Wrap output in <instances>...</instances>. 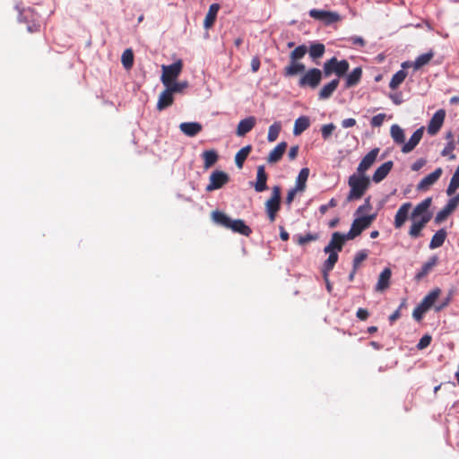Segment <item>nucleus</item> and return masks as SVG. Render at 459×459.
I'll use <instances>...</instances> for the list:
<instances>
[{
	"instance_id": "nucleus-1",
	"label": "nucleus",
	"mask_w": 459,
	"mask_h": 459,
	"mask_svg": "<svg viewBox=\"0 0 459 459\" xmlns=\"http://www.w3.org/2000/svg\"><path fill=\"white\" fill-rule=\"evenodd\" d=\"M212 221L226 229L231 230L233 232L241 234L248 237L252 233V230L249 226L246 225L243 220L237 219L231 220L228 215L220 211L212 212Z\"/></svg>"
},
{
	"instance_id": "nucleus-2",
	"label": "nucleus",
	"mask_w": 459,
	"mask_h": 459,
	"mask_svg": "<svg viewBox=\"0 0 459 459\" xmlns=\"http://www.w3.org/2000/svg\"><path fill=\"white\" fill-rule=\"evenodd\" d=\"M350 192L347 195V202L360 199L370 185L369 178L364 174H353L350 176L348 180Z\"/></svg>"
},
{
	"instance_id": "nucleus-3",
	"label": "nucleus",
	"mask_w": 459,
	"mask_h": 459,
	"mask_svg": "<svg viewBox=\"0 0 459 459\" xmlns=\"http://www.w3.org/2000/svg\"><path fill=\"white\" fill-rule=\"evenodd\" d=\"M350 64L347 60H338L335 56L325 62L323 65V73L325 77H329L333 74L339 78L344 76L349 71Z\"/></svg>"
},
{
	"instance_id": "nucleus-4",
	"label": "nucleus",
	"mask_w": 459,
	"mask_h": 459,
	"mask_svg": "<svg viewBox=\"0 0 459 459\" xmlns=\"http://www.w3.org/2000/svg\"><path fill=\"white\" fill-rule=\"evenodd\" d=\"M375 219V214L360 216L359 218H356L353 221L350 230L345 234L346 238L351 240L354 239L356 237L359 236L363 230L368 229L372 224Z\"/></svg>"
},
{
	"instance_id": "nucleus-5",
	"label": "nucleus",
	"mask_w": 459,
	"mask_h": 459,
	"mask_svg": "<svg viewBox=\"0 0 459 459\" xmlns=\"http://www.w3.org/2000/svg\"><path fill=\"white\" fill-rule=\"evenodd\" d=\"M281 187L274 186L272 189L271 197L265 202V212L271 222L275 221L277 212L281 209Z\"/></svg>"
},
{
	"instance_id": "nucleus-6",
	"label": "nucleus",
	"mask_w": 459,
	"mask_h": 459,
	"mask_svg": "<svg viewBox=\"0 0 459 459\" xmlns=\"http://www.w3.org/2000/svg\"><path fill=\"white\" fill-rule=\"evenodd\" d=\"M182 69H183V62L181 59L177 60L176 62H174L173 64H171L169 65H163L161 66V70H162V74H161V77H160L161 82L165 86H169V84H171V82H173L178 77V75L181 74Z\"/></svg>"
},
{
	"instance_id": "nucleus-7",
	"label": "nucleus",
	"mask_w": 459,
	"mask_h": 459,
	"mask_svg": "<svg viewBox=\"0 0 459 459\" xmlns=\"http://www.w3.org/2000/svg\"><path fill=\"white\" fill-rule=\"evenodd\" d=\"M323 74L324 73L320 69L310 68L299 78V86L316 89L320 84Z\"/></svg>"
},
{
	"instance_id": "nucleus-8",
	"label": "nucleus",
	"mask_w": 459,
	"mask_h": 459,
	"mask_svg": "<svg viewBox=\"0 0 459 459\" xmlns=\"http://www.w3.org/2000/svg\"><path fill=\"white\" fill-rule=\"evenodd\" d=\"M230 181L229 175L221 170H215L212 172L209 178V184L206 186L205 190L212 192L221 188Z\"/></svg>"
},
{
	"instance_id": "nucleus-9",
	"label": "nucleus",
	"mask_w": 459,
	"mask_h": 459,
	"mask_svg": "<svg viewBox=\"0 0 459 459\" xmlns=\"http://www.w3.org/2000/svg\"><path fill=\"white\" fill-rule=\"evenodd\" d=\"M308 13L311 18L320 21L326 25H330L340 21V15L335 12L311 9Z\"/></svg>"
},
{
	"instance_id": "nucleus-10",
	"label": "nucleus",
	"mask_w": 459,
	"mask_h": 459,
	"mask_svg": "<svg viewBox=\"0 0 459 459\" xmlns=\"http://www.w3.org/2000/svg\"><path fill=\"white\" fill-rule=\"evenodd\" d=\"M445 118H446V110L445 109L440 108L437 111H436L429 122V125L427 127L428 134L430 135L437 134L439 132V130L441 129V127L444 124Z\"/></svg>"
},
{
	"instance_id": "nucleus-11",
	"label": "nucleus",
	"mask_w": 459,
	"mask_h": 459,
	"mask_svg": "<svg viewBox=\"0 0 459 459\" xmlns=\"http://www.w3.org/2000/svg\"><path fill=\"white\" fill-rule=\"evenodd\" d=\"M349 240L346 238L345 234L335 231L332 234L331 239L327 246L325 247L324 252L328 253L330 251L341 252L345 242Z\"/></svg>"
},
{
	"instance_id": "nucleus-12",
	"label": "nucleus",
	"mask_w": 459,
	"mask_h": 459,
	"mask_svg": "<svg viewBox=\"0 0 459 459\" xmlns=\"http://www.w3.org/2000/svg\"><path fill=\"white\" fill-rule=\"evenodd\" d=\"M431 220V215H425L418 219H411L412 223L409 230V236L412 238H417L421 236V230L425 228L427 223Z\"/></svg>"
},
{
	"instance_id": "nucleus-13",
	"label": "nucleus",
	"mask_w": 459,
	"mask_h": 459,
	"mask_svg": "<svg viewBox=\"0 0 459 459\" xmlns=\"http://www.w3.org/2000/svg\"><path fill=\"white\" fill-rule=\"evenodd\" d=\"M431 220V215H425L418 219H411L412 223L409 230V236L412 238H417L421 236V230L425 228L427 223Z\"/></svg>"
},
{
	"instance_id": "nucleus-14",
	"label": "nucleus",
	"mask_w": 459,
	"mask_h": 459,
	"mask_svg": "<svg viewBox=\"0 0 459 459\" xmlns=\"http://www.w3.org/2000/svg\"><path fill=\"white\" fill-rule=\"evenodd\" d=\"M379 153V148H374L369 152H368L364 158L359 162L357 172L359 174H364L365 172L374 164L376 161L377 155Z\"/></svg>"
},
{
	"instance_id": "nucleus-15",
	"label": "nucleus",
	"mask_w": 459,
	"mask_h": 459,
	"mask_svg": "<svg viewBox=\"0 0 459 459\" xmlns=\"http://www.w3.org/2000/svg\"><path fill=\"white\" fill-rule=\"evenodd\" d=\"M424 126H420L418 128L411 136L408 142L404 141V143L402 146V152L409 153L415 149V147L420 143L422 139L424 134Z\"/></svg>"
},
{
	"instance_id": "nucleus-16",
	"label": "nucleus",
	"mask_w": 459,
	"mask_h": 459,
	"mask_svg": "<svg viewBox=\"0 0 459 459\" xmlns=\"http://www.w3.org/2000/svg\"><path fill=\"white\" fill-rule=\"evenodd\" d=\"M411 208V204L407 202L403 204L394 216V226L395 229H401L408 219L409 212Z\"/></svg>"
},
{
	"instance_id": "nucleus-17",
	"label": "nucleus",
	"mask_w": 459,
	"mask_h": 459,
	"mask_svg": "<svg viewBox=\"0 0 459 459\" xmlns=\"http://www.w3.org/2000/svg\"><path fill=\"white\" fill-rule=\"evenodd\" d=\"M442 169L437 168L432 173L429 174L428 176L424 177L420 183L417 186V189L421 190H427L430 186L435 184L439 178L442 175Z\"/></svg>"
},
{
	"instance_id": "nucleus-18",
	"label": "nucleus",
	"mask_w": 459,
	"mask_h": 459,
	"mask_svg": "<svg viewBox=\"0 0 459 459\" xmlns=\"http://www.w3.org/2000/svg\"><path fill=\"white\" fill-rule=\"evenodd\" d=\"M431 203L432 199L430 197H428L420 204H418L411 212V219H418L419 217L421 218L424 217L425 215L432 216V213L429 212Z\"/></svg>"
},
{
	"instance_id": "nucleus-19",
	"label": "nucleus",
	"mask_w": 459,
	"mask_h": 459,
	"mask_svg": "<svg viewBox=\"0 0 459 459\" xmlns=\"http://www.w3.org/2000/svg\"><path fill=\"white\" fill-rule=\"evenodd\" d=\"M255 123L256 119L255 117H248L245 119L240 120L237 126L236 134L238 136L246 135L255 127Z\"/></svg>"
},
{
	"instance_id": "nucleus-20",
	"label": "nucleus",
	"mask_w": 459,
	"mask_h": 459,
	"mask_svg": "<svg viewBox=\"0 0 459 459\" xmlns=\"http://www.w3.org/2000/svg\"><path fill=\"white\" fill-rule=\"evenodd\" d=\"M267 174L264 165L257 167L256 181L254 185L255 190L258 193L264 192L267 189Z\"/></svg>"
},
{
	"instance_id": "nucleus-21",
	"label": "nucleus",
	"mask_w": 459,
	"mask_h": 459,
	"mask_svg": "<svg viewBox=\"0 0 459 459\" xmlns=\"http://www.w3.org/2000/svg\"><path fill=\"white\" fill-rule=\"evenodd\" d=\"M394 163L392 160H388L379 166L373 174L372 180L375 183H379L389 174L393 169Z\"/></svg>"
},
{
	"instance_id": "nucleus-22",
	"label": "nucleus",
	"mask_w": 459,
	"mask_h": 459,
	"mask_svg": "<svg viewBox=\"0 0 459 459\" xmlns=\"http://www.w3.org/2000/svg\"><path fill=\"white\" fill-rule=\"evenodd\" d=\"M287 149V143L286 142H281L278 143L269 153L267 157V162L273 164L281 160L282 158V155L284 154L285 151Z\"/></svg>"
},
{
	"instance_id": "nucleus-23",
	"label": "nucleus",
	"mask_w": 459,
	"mask_h": 459,
	"mask_svg": "<svg viewBox=\"0 0 459 459\" xmlns=\"http://www.w3.org/2000/svg\"><path fill=\"white\" fill-rule=\"evenodd\" d=\"M179 129L186 135L194 137L202 131L203 127L202 125L197 122H184L179 125Z\"/></svg>"
},
{
	"instance_id": "nucleus-24",
	"label": "nucleus",
	"mask_w": 459,
	"mask_h": 459,
	"mask_svg": "<svg viewBox=\"0 0 459 459\" xmlns=\"http://www.w3.org/2000/svg\"><path fill=\"white\" fill-rule=\"evenodd\" d=\"M174 102L173 93L166 87L159 96L157 109L161 111L171 106Z\"/></svg>"
},
{
	"instance_id": "nucleus-25",
	"label": "nucleus",
	"mask_w": 459,
	"mask_h": 459,
	"mask_svg": "<svg viewBox=\"0 0 459 459\" xmlns=\"http://www.w3.org/2000/svg\"><path fill=\"white\" fill-rule=\"evenodd\" d=\"M305 68L306 66L304 64L290 59V64L283 69V75L286 77H292L300 73H303Z\"/></svg>"
},
{
	"instance_id": "nucleus-26",
	"label": "nucleus",
	"mask_w": 459,
	"mask_h": 459,
	"mask_svg": "<svg viewBox=\"0 0 459 459\" xmlns=\"http://www.w3.org/2000/svg\"><path fill=\"white\" fill-rule=\"evenodd\" d=\"M328 258L324 262L322 273L324 275V279L327 281V275L333 269L335 264L338 261L339 255L338 252L330 251Z\"/></svg>"
},
{
	"instance_id": "nucleus-27",
	"label": "nucleus",
	"mask_w": 459,
	"mask_h": 459,
	"mask_svg": "<svg viewBox=\"0 0 459 459\" xmlns=\"http://www.w3.org/2000/svg\"><path fill=\"white\" fill-rule=\"evenodd\" d=\"M392 272L390 268H385L379 277L376 285V290L384 291L389 287Z\"/></svg>"
},
{
	"instance_id": "nucleus-28",
	"label": "nucleus",
	"mask_w": 459,
	"mask_h": 459,
	"mask_svg": "<svg viewBox=\"0 0 459 459\" xmlns=\"http://www.w3.org/2000/svg\"><path fill=\"white\" fill-rule=\"evenodd\" d=\"M438 258L437 255L431 256L426 263H424L419 272L416 273L415 278L421 280L429 274L434 266L437 264Z\"/></svg>"
},
{
	"instance_id": "nucleus-29",
	"label": "nucleus",
	"mask_w": 459,
	"mask_h": 459,
	"mask_svg": "<svg viewBox=\"0 0 459 459\" xmlns=\"http://www.w3.org/2000/svg\"><path fill=\"white\" fill-rule=\"evenodd\" d=\"M340 80L333 79L331 82L323 86L318 93L320 100H326L332 96L339 85Z\"/></svg>"
},
{
	"instance_id": "nucleus-30",
	"label": "nucleus",
	"mask_w": 459,
	"mask_h": 459,
	"mask_svg": "<svg viewBox=\"0 0 459 459\" xmlns=\"http://www.w3.org/2000/svg\"><path fill=\"white\" fill-rule=\"evenodd\" d=\"M440 294L441 290L439 288H435L423 298L420 304L422 307H425L428 310H429L434 306Z\"/></svg>"
},
{
	"instance_id": "nucleus-31",
	"label": "nucleus",
	"mask_w": 459,
	"mask_h": 459,
	"mask_svg": "<svg viewBox=\"0 0 459 459\" xmlns=\"http://www.w3.org/2000/svg\"><path fill=\"white\" fill-rule=\"evenodd\" d=\"M220 10V4H212L210 5L208 13L205 15L204 21V26L206 29L211 28L216 20L217 13Z\"/></svg>"
},
{
	"instance_id": "nucleus-32",
	"label": "nucleus",
	"mask_w": 459,
	"mask_h": 459,
	"mask_svg": "<svg viewBox=\"0 0 459 459\" xmlns=\"http://www.w3.org/2000/svg\"><path fill=\"white\" fill-rule=\"evenodd\" d=\"M204 168L205 169L212 167L219 160L218 152L215 150H207L203 152Z\"/></svg>"
},
{
	"instance_id": "nucleus-33",
	"label": "nucleus",
	"mask_w": 459,
	"mask_h": 459,
	"mask_svg": "<svg viewBox=\"0 0 459 459\" xmlns=\"http://www.w3.org/2000/svg\"><path fill=\"white\" fill-rule=\"evenodd\" d=\"M362 69L361 67L354 68L347 76L345 82V88H351L356 86L361 79Z\"/></svg>"
},
{
	"instance_id": "nucleus-34",
	"label": "nucleus",
	"mask_w": 459,
	"mask_h": 459,
	"mask_svg": "<svg viewBox=\"0 0 459 459\" xmlns=\"http://www.w3.org/2000/svg\"><path fill=\"white\" fill-rule=\"evenodd\" d=\"M310 126V120L306 116H301L295 120L293 134L299 135Z\"/></svg>"
},
{
	"instance_id": "nucleus-35",
	"label": "nucleus",
	"mask_w": 459,
	"mask_h": 459,
	"mask_svg": "<svg viewBox=\"0 0 459 459\" xmlns=\"http://www.w3.org/2000/svg\"><path fill=\"white\" fill-rule=\"evenodd\" d=\"M390 134L393 139V141L399 145H402L404 143L405 141V134L403 129L398 126V125H393L390 128Z\"/></svg>"
},
{
	"instance_id": "nucleus-36",
	"label": "nucleus",
	"mask_w": 459,
	"mask_h": 459,
	"mask_svg": "<svg viewBox=\"0 0 459 459\" xmlns=\"http://www.w3.org/2000/svg\"><path fill=\"white\" fill-rule=\"evenodd\" d=\"M446 231L445 229H440L438 230L432 237L431 240H430V243H429V248L430 249H435V248H437V247H440L446 238Z\"/></svg>"
},
{
	"instance_id": "nucleus-37",
	"label": "nucleus",
	"mask_w": 459,
	"mask_h": 459,
	"mask_svg": "<svg viewBox=\"0 0 459 459\" xmlns=\"http://www.w3.org/2000/svg\"><path fill=\"white\" fill-rule=\"evenodd\" d=\"M252 151L251 145H247L241 148L235 155V163L238 169L243 168V164Z\"/></svg>"
},
{
	"instance_id": "nucleus-38",
	"label": "nucleus",
	"mask_w": 459,
	"mask_h": 459,
	"mask_svg": "<svg viewBox=\"0 0 459 459\" xmlns=\"http://www.w3.org/2000/svg\"><path fill=\"white\" fill-rule=\"evenodd\" d=\"M309 176V169L303 168L300 169L297 179L295 187L299 189L300 192L304 191L306 188V184Z\"/></svg>"
},
{
	"instance_id": "nucleus-39",
	"label": "nucleus",
	"mask_w": 459,
	"mask_h": 459,
	"mask_svg": "<svg viewBox=\"0 0 459 459\" xmlns=\"http://www.w3.org/2000/svg\"><path fill=\"white\" fill-rule=\"evenodd\" d=\"M309 53V56L315 60L320 58L324 56L325 51V47L323 43H313L310 45L309 49L307 50Z\"/></svg>"
},
{
	"instance_id": "nucleus-40",
	"label": "nucleus",
	"mask_w": 459,
	"mask_h": 459,
	"mask_svg": "<svg viewBox=\"0 0 459 459\" xmlns=\"http://www.w3.org/2000/svg\"><path fill=\"white\" fill-rule=\"evenodd\" d=\"M406 77H407V72L403 69L399 70L393 75V77L389 82V87L392 90L397 89L404 82Z\"/></svg>"
},
{
	"instance_id": "nucleus-41",
	"label": "nucleus",
	"mask_w": 459,
	"mask_h": 459,
	"mask_svg": "<svg viewBox=\"0 0 459 459\" xmlns=\"http://www.w3.org/2000/svg\"><path fill=\"white\" fill-rule=\"evenodd\" d=\"M281 130V122H274L273 125L269 126L268 129V134H267V140L270 143H273L276 141V139L279 136V134Z\"/></svg>"
},
{
	"instance_id": "nucleus-42",
	"label": "nucleus",
	"mask_w": 459,
	"mask_h": 459,
	"mask_svg": "<svg viewBox=\"0 0 459 459\" xmlns=\"http://www.w3.org/2000/svg\"><path fill=\"white\" fill-rule=\"evenodd\" d=\"M307 52V48L305 45L298 46L290 54V59L292 61L299 62L302 59Z\"/></svg>"
},
{
	"instance_id": "nucleus-43",
	"label": "nucleus",
	"mask_w": 459,
	"mask_h": 459,
	"mask_svg": "<svg viewBox=\"0 0 459 459\" xmlns=\"http://www.w3.org/2000/svg\"><path fill=\"white\" fill-rule=\"evenodd\" d=\"M459 188V171L456 169L450 180L448 187L446 189L447 195H454Z\"/></svg>"
},
{
	"instance_id": "nucleus-44",
	"label": "nucleus",
	"mask_w": 459,
	"mask_h": 459,
	"mask_svg": "<svg viewBox=\"0 0 459 459\" xmlns=\"http://www.w3.org/2000/svg\"><path fill=\"white\" fill-rule=\"evenodd\" d=\"M294 238L296 239L297 244L299 246H304L311 241H316L318 239V235L316 233H307L306 235H299L295 236Z\"/></svg>"
},
{
	"instance_id": "nucleus-45",
	"label": "nucleus",
	"mask_w": 459,
	"mask_h": 459,
	"mask_svg": "<svg viewBox=\"0 0 459 459\" xmlns=\"http://www.w3.org/2000/svg\"><path fill=\"white\" fill-rule=\"evenodd\" d=\"M432 57H433L432 52L425 53V54L419 56L413 64L414 69H416V70L420 69L423 65H427L432 59Z\"/></svg>"
},
{
	"instance_id": "nucleus-46",
	"label": "nucleus",
	"mask_w": 459,
	"mask_h": 459,
	"mask_svg": "<svg viewBox=\"0 0 459 459\" xmlns=\"http://www.w3.org/2000/svg\"><path fill=\"white\" fill-rule=\"evenodd\" d=\"M121 62L125 68L130 69L134 64V54L131 49H126L121 57Z\"/></svg>"
},
{
	"instance_id": "nucleus-47",
	"label": "nucleus",
	"mask_w": 459,
	"mask_h": 459,
	"mask_svg": "<svg viewBox=\"0 0 459 459\" xmlns=\"http://www.w3.org/2000/svg\"><path fill=\"white\" fill-rule=\"evenodd\" d=\"M173 94L178 92H182L185 89L188 87L187 81L182 82H173L169 86H166Z\"/></svg>"
},
{
	"instance_id": "nucleus-48",
	"label": "nucleus",
	"mask_w": 459,
	"mask_h": 459,
	"mask_svg": "<svg viewBox=\"0 0 459 459\" xmlns=\"http://www.w3.org/2000/svg\"><path fill=\"white\" fill-rule=\"evenodd\" d=\"M454 211L449 208L447 204H446V206L437 213L435 217V222L437 224L443 222Z\"/></svg>"
},
{
	"instance_id": "nucleus-49",
	"label": "nucleus",
	"mask_w": 459,
	"mask_h": 459,
	"mask_svg": "<svg viewBox=\"0 0 459 459\" xmlns=\"http://www.w3.org/2000/svg\"><path fill=\"white\" fill-rule=\"evenodd\" d=\"M368 257V252L366 250H361L358 252L353 259L352 265L355 267V269H358L360 265V264L365 261Z\"/></svg>"
},
{
	"instance_id": "nucleus-50",
	"label": "nucleus",
	"mask_w": 459,
	"mask_h": 459,
	"mask_svg": "<svg viewBox=\"0 0 459 459\" xmlns=\"http://www.w3.org/2000/svg\"><path fill=\"white\" fill-rule=\"evenodd\" d=\"M427 311H428V309H427L425 307H422V305L420 303V304H419V305L414 308V310H413V312H412V316H413V318H414L416 321L420 322V321L423 318V316H424V315H425V313H426Z\"/></svg>"
},
{
	"instance_id": "nucleus-51",
	"label": "nucleus",
	"mask_w": 459,
	"mask_h": 459,
	"mask_svg": "<svg viewBox=\"0 0 459 459\" xmlns=\"http://www.w3.org/2000/svg\"><path fill=\"white\" fill-rule=\"evenodd\" d=\"M335 129V126L333 123L324 125L321 128L322 136L325 140H327Z\"/></svg>"
},
{
	"instance_id": "nucleus-52",
	"label": "nucleus",
	"mask_w": 459,
	"mask_h": 459,
	"mask_svg": "<svg viewBox=\"0 0 459 459\" xmlns=\"http://www.w3.org/2000/svg\"><path fill=\"white\" fill-rule=\"evenodd\" d=\"M454 149L455 143L453 141H451L443 149L441 152L442 156H449L450 160L455 159V155L453 153Z\"/></svg>"
},
{
	"instance_id": "nucleus-53",
	"label": "nucleus",
	"mask_w": 459,
	"mask_h": 459,
	"mask_svg": "<svg viewBox=\"0 0 459 459\" xmlns=\"http://www.w3.org/2000/svg\"><path fill=\"white\" fill-rule=\"evenodd\" d=\"M453 299V291H450L447 297L442 301V303L435 306V311L440 312L444 308H446L452 301Z\"/></svg>"
},
{
	"instance_id": "nucleus-54",
	"label": "nucleus",
	"mask_w": 459,
	"mask_h": 459,
	"mask_svg": "<svg viewBox=\"0 0 459 459\" xmlns=\"http://www.w3.org/2000/svg\"><path fill=\"white\" fill-rule=\"evenodd\" d=\"M431 340H432V338H431V336H430V335H429V334H425V335H423V336L420 339V341H419V342H418V344H417V348H418L419 350H423V349L427 348V347L430 344Z\"/></svg>"
},
{
	"instance_id": "nucleus-55",
	"label": "nucleus",
	"mask_w": 459,
	"mask_h": 459,
	"mask_svg": "<svg viewBox=\"0 0 459 459\" xmlns=\"http://www.w3.org/2000/svg\"><path fill=\"white\" fill-rule=\"evenodd\" d=\"M385 118V114H377L376 116H374L372 118H371V126L373 127H379L383 125L384 123V120Z\"/></svg>"
},
{
	"instance_id": "nucleus-56",
	"label": "nucleus",
	"mask_w": 459,
	"mask_h": 459,
	"mask_svg": "<svg viewBox=\"0 0 459 459\" xmlns=\"http://www.w3.org/2000/svg\"><path fill=\"white\" fill-rule=\"evenodd\" d=\"M337 205V202L334 198H332L328 204H322L320 207H319V212L320 213L322 214H325L329 208H333Z\"/></svg>"
},
{
	"instance_id": "nucleus-57",
	"label": "nucleus",
	"mask_w": 459,
	"mask_h": 459,
	"mask_svg": "<svg viewBox=\"0 0 459 459\" xmlns=\"http://www.w3.org/2000/svg\"><path fill=\"white\" fill-rule=\"evenodd\" d=\"M299 190L297 189L296 187H293L291 189L289 190L288 194H287V196H286V199H285V202L288 205H290L291 203L293 202L297 193L299 192Z\"/></svg>"
},
{
	"instance_id": "nucleus-58",
	"label": "nucleus",
	"mask_w": 459,
	"mask_h": 459,
	"mask_svg": "<svg viewBox=\"0 0 459 459\" xmlns=\"http://www.w3.org/2000/svg\"><path fill=\"white\" fill-rule=\"evenodd\" d=\"M371 209V205H370V203H369V198H367L365 200V204L360 205L357 211H356V214H362L364 212L366 211H368Z\"/></svg>"
},
{
	"instance_id": "nucleus-59",
	"label": "nucleus",
	"mask_w": 459,
	"mask_h": 459,
	"mask_svg": "<svg viewBox=\"0 0 459 459\" xmlns=\"http://www.w3.org/2000/svg\"><path fill=\"white\" fill-rule=\"evenodd\" d=\"M426 164V160L425 159H419L417 160L412 165H411V169L413 171H418L420 170L424 165Z\"/></svg>"
},
{
	"instance_id": "nucleus-60",
	"label": "nucleus",
	"mask_w": 459,
	"mask_h": 459,
	"mask_svg": "<svg viewBox=\"0 0 459 459\" xmlns=\"http://www.w3.org/2000/svg\"><path fill=\"white\" fill-rule=\"evenodd\" d=\"M356 316L359 319V320H366L368 319V316H369V313L367 309L365 308H359L357 313H356Z\"/></svg>"
},
{
	"instance_id": "nucleus-61",
	"label": "nucleus",
	"mask_w": 459,
	"mask_h": 459,
	"mask_svg": "<svg viewBox=\"0 0 459 459\" xmlns=\"http://www.w3.org/2000/svg\"><path fill=\"white\" fill-rule=\"evenodd\" d=\"M260 59L258 56H254L251 60V69L253 73H256L260 68Z\"/></svg>"
},
{
	"instance_id": "nucleus-62",
	"label": "nucleus",
	"mask_w": 459,
	"mask_h": 459,
	"mask_svg": "<svg viewBox=\"0 0 459 459\" xmlns=\"http://www.w3.org/2000/svg\"><path fill=\"white\" fill-rule=\"evenodd\" d=\"M446 204L449 206V208L455 211L459 204V194L451 198Z\"/></svg>"
},
{
	"instance_id": "nucleus-63",
	"label": "nucleus",
	"mask_w": 459,
	"mask_h": 459,
	"mask_svg": "<svg viewBox=\"0 0 459 459\" xmlns=\"http://www.w3.org/2000/svg\"><path fill=\"white\" fill-rule=\"evenodd\" d=\"M298 154H299V146L298 145L291 146L288 152L289 159L290 160H293L297 158Z\"/></svg>"
},
{
	"instance_id": "nucleus-64",
	"label": "nucleus",
	"mask_w": 459,
	"mask_h": 459,
	"mask_svg": "<svg viewBox=\"0 0 459 459\" xmlns=\"http://www.w3.org/2000/svg\"><path fill=\"white\" fill-rule=\"evenodd\" d=\"M350 41L351 42L352 45H355V46H359V47L365 46V40L361 37H359V36L351 37L350 39Z\"/></svg>"
}]
</instances>
